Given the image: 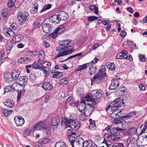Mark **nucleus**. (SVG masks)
Returning <instances> with one entry per match:
<instances>
[{
    "instance_id": "obj_42",
    "label": "nucleus",
    "mask_w": 147,
    "mask_h": 147,
    "mask_svg": "<svg viewBox=\"0 0 147 147\" xmlns=\"http://www.w3.org/2000/svg\"><path fill=\"white\" fill-rule=\"evenodd\" d=\"M97 70V68L95 67L94 66L92 65L90 67V74L91 75L94 74Z\"/></svg>"
},
{
    "instance_id": "obj_34",
    "label": "nucleus",
    "mask_w": 147,
    "mask_h": 147,
    "mask_svg": "<svg viewBox=\"0 0 147 147\" xmlns=\"http://www.w3.org/2000/svg\"><path fill=\"white\" fill-rule=\"evenodd\" d=\"M66 51L67 52V55L73 52L74 51V47L72 46L71 45L67 46L64 47Z\"/></svg>"
},
{
    "instance_id": "obj_11",
    "label": "nucleus",
    "mask_w": 147,
    "mask_h": 147,
    "mask_svg": "<svg viewBox=\"0 0 147 147\" xmlns=\"http://www.w3.org/2000/svg\"><path fill=\"white\" fill-rule=\"evenodd\" d=\"M139 132H137V129L134 127L129 128L127 132V134L128 136H133L135 135L139 136Z\"/></svg>"
},
{
    "instance_id": "obj_15",
    "label": "nucleus",
    "mask_w": 147,
    "mask_h": 147,
    "mask_svg": "<svg viewBox=\"0 0 147 147\" xmlns=\"http://www.w3.org/2000/svg\"><path fill=\"white\" fill-rule=\"evenodd\" d=\"M50 19L51 20V22L55 24L58 23L61 20V17L59 15H55L51 16Z\"/></svg>"
},
{
    "instance_id": "obj_53",
    "label": "nucleus",
    "mask_w": 147,
    "mask_h": 147,
    "mask_svg": "<svg viewBox=\"0 0 147 147\" xmlns=\"http://www.w3.org/2000/svg\"><path fill=\"white\" fill-rule=\"evenodd\" d=\"M93 111H91L90 109H88V110H85L83 113H84L86 116H90L92 113Z\"/></svg>"
},
{
    "instance_id": "obj_38",
    "label": "nucleus",
    "mask_w": 147,
    "mask_h": 147,
    "mask_svg": "<svg viewBox=\"0 0 147 147\" xmlns=\"http://www.w3.org/2000/svg\"><path fill=\"white\" fill-rule=\"evenodd\" d=\"M87 67L86 64H85L82 65H79L77 67L75 71H81L82 70L85 69Z\"/></svg>"
},
{
    "instance_id": "obj_44",
    "label": "nucleus",
    "mask_w": 147,
    "mask_h": 147,
    "mask_svg": "<svg viewBox=\"0 0 147 147\" xmlns=\"http://www.w3.org/2000/svg\"><path fill=\"white\" fill-rule=\"evenodd\" d=\"M8 14V10L7 9H3L2 13V16L3 18H6Z\"/></svg>"
},
{
    "instance_id": "obj_19",
    "label": "nucleus",
    "mask_w": 147,
    "mask_h": 147,
    "mask_svg": "<svg viewBox=\"0 0 147 147\" xmlns=\"http://www.w3.org/2000/svg\"><path fill=\"white\" fill-rule=\"evenodd\" d=\"M44 130H45L44 134L47 137H49L51 133V129L48 126L46 125L43 127Z\"/></svg>"
},
{
    "instance_id": "obj_45",
    "label": "nucleus",
    "mask_w": 147,
    "mask_h": 147,
    "mask_svg": "<svg viewBox=\"0 0 147 147\" xmlns=\"http://www.w3.org/2000/svg\"><path fill=\"white\" fill-rule=\"evenodd\" d=\"M140 130L141 131L140 132H139V134H138L139 136H141L142 135V136H147V132L145 131H144V129H142V125L140 127Z\"/></svg>"
},
{
    "instance_id": "obj_30",
    "label": "nucleus",
    "mask_w": 147,
    "mask_h": 147,
    "mask_svg": "<svg viewBox=\"0 0 147 147\" xmlns=\"http://www.w3.org/2000/svg\"><path fill=\"white\" fill-rule=\"evenodd\" d=\"M106 66L110 70L113 71L115 70V65L114 63L108 62L106 63Z\"/></svg>"
},
{
    "instance_id": "obj_7",
    "label": "nucleus",
    "mask_w": 147,
    "mask_h": 147,
    "mask_svg": "<svg viewBox=\"0 0 147 147\" xmlns=\"http://www.w3.org/2000/svg\"><path fill=\"white\" fill-rule=\"evenodd\" d=\"M103 77H100L95 74L93 78L91 79V84H100L103 81Z\"/></svg>"
},
{
    "instance_id": "obj_9",
    "label": "nucleus",
    "mask_w": 147,
    "mask_h": 147,
    "mask_svg": "<svg viewBox=\"0 0 147 147\" xmlns=\"http://www.w3.org/2000/svg\"><path fill=\"white\" fill-rule=\"evenodd\" d=\"M14 120L16 125L18 126H22L25 122L24 118L20 116H17L15 117Z\"/></svg>"
},
{
    "instance_id": "obj_43",
    "label": "nucleus",
    "mask_w": 147,
    "mask_h": 147,
    "mask_svg": "<svg viewBox=\"0 0 147 147\" xmlns=\"http://www.w3.org/2000/svg\"><path fill=\"white\" fill-rule=\"evenodd\" d=\"M16 0H9L7 3V6L8 7L11 8L14 6Z\"/></svg>"
},
{
    "instance_id": "obj_60",
    "label": "nucleus",
    "mask_w": 147,
    "mask_h": 147,
    "mask_svg": "<svg viewBox=\"0 0 147 147\" xmlns=\"http://www.w3.org/2000/svg\"><path fill=\"white\" fill-rule=\"evenodd\" d=\"M115 147H125L124 144L122 143H119L115 144Z\"/></svg>"
},
{
    "instance_id": "obj_49",
    "label": "nucleus",
    "mask_w": 147,
    "mask_h": 147,
    "mask_svg": "<svg viewBox=\"0 0 147 147\" xmlns=\"http://www.w3.org/2000/svg\"><path fill=\"white\" fill-rule=\"evenodd\" d=\"M86 115L84 113H82L80 115H79V119L81 121H84L86 119Z\"/></svg>"
},
{
    "instance_id": "obj_36",
    "label": "nucleus",
    "mask_w": 147,
    "mask_h": 147,
    "mask_svg": "<svg viewBox=\"0 0 147 147\" xmlns=\"http://www.w3.org/2000/svg\"><path fill=\"white\" fill-rule=\"evenodd\" d=\"M122 112V110H120L119 112V113H116L115 112H113L110 114V117L111 118H122V117H120L118 114L119 113H121Z\"/></svg>"
},
{
    "instance_id": "obj_48",
    "label": "nucleus",
    "mask_w": 147,
    "mask_h": 147,
    "mask_svg": "<svg viewBox=\"0 0 147 147\" xmlns=\"http://www.w3.org/2000/svg\"><path fill=\"white\" fill-rule=\"evenodd\" d=\"M98 17L95 16H91L88 17L87 20L89 21H93L96 20L98 18Z\"/></svg>"
},
{
    "instance_id": "obj_5",
    "label": "nucleus",
    "mask_w": 147,
    "mask_h": 147,
    "mask_svg": "<svg viewBox=\"0 0 147 147\" xmlns=\"http://www.w3.org/2000/svg\"><path fill=\"white\" fill-rule=\"evenodd\" d=\"M56 51L58 55L55 56L54 59H56L58 57L67 55V52L66 51L64 47H57L56 49Z\"/></svg>"
},
{
    "instance_id": "obj_31",
    "label": "nucleus",
    "mask_w": 147,
    "mask_h": 147,
    "mask_svg": "<svg viewBox=\"0 0 147 147\" xmlns=\"http://www.w3.org/2000/svg\"><path fill=\"white\" fill-rule=\"evenodd\" d=\"M76 134L75 132H73L71 134H69L68 135V137L67 138V140H69L70 143L71 144L76 139L74 136H73L75 135Z\"/></svg>"
},
{
    "instance_id": "obj_64",
    "label": "nucleus",
    "mask_w": 147,
    "mask_h": 147,
    "mask_svg": "<svg viewBox=\"0 0 147 147\" xmlns=\"http://www.w3.org/2000/svg\"><path fill=\"white\" fill-rule=\"evenodd\" d=\"M12 47V45L11 44H7L6 46V49L7 51H9Z\"/></svg>"
},
{
    "instance_id": "obj_4",
    "label": "nucleus",
    "mask_w": 147,
    "mask_h": 147,
    "mask_svg": "<svg viewBox=\"0 0 147 147\" xmlns=\"http://www.w3.org/2000/svg\"><path fill=\"white\" fill-rule=\"evenodd\" d=\"M84 140L82 138L76 139L71 144L72 147H83Z\"/></svg>"
},
{
    "instance_id": "obj_28",
    "label": "nucleus",
    "mask_w": 147,
    "mask_h": 147,
    "mask_svg": "<svg viewBox=\"0 0 147 147\" xmlns=\"http://www.w3.org/2000/svg\"><path fill=\"white\" fill-rule=\"evenodd\" d=\"M52 73L53 74V77L57 78H61L63 75L62 72L56 70H54L53 72H52Z\"/></svg>"
},
{
    "instance_id": "obj_13",
    "label": "nucleus",
    "mask_w": 147,
    "mask_h": 147,
    "mask_svg": "<svg viewBox=\"0 0 147 147\" xmlns=\"http://www.w3.org/2000/svg\"><path fill=\"white\" fill-rule=\"evenodd\" d=\"M46 125L44 124L43 122H39L34 125L33 128L31 129V131L33 132L35 130L40 129H43V127Z\"/></svg>"
},
{
    "instance_id": "obj_35",
    "label": "nucleus",
    "mask_w": 147,
    "mask_h": 147,
    "mask_svg": "<svg viewBox=\"0 0 147 147\" xmlns=\"http://www.w3.org/2000/svg\"><path fill=\"white\" fill-rule=\"evenodd\" d=\"M86 98L87 101L92 102H95V100H96L93 95L92 94L91 92L90 94H88L86 96Z\"/></svg>"
},
{
    "instance_id": "obj_33",
    "label": "nucleus",
    "mask_w": 147,
    "mask_h": 147,
    "mask_svg": "<svg viewBox=\"0 0 147 147\" xmlns=\"http://www.w3.org/2000/svg\"><path fill=\"white\" fill-rule=\"evenodd\" d=\"M83 145V147H92L93 145V143L91 140L89 139L88 140L84 141Z\"/></svg>"
},
{
    "instance_id": "obj_29",
    "label": "nucleus",
    "mask_w": 147,
    "mask_h": 147,
    "mask_svg": "<svg viewBox=\"0 0 147 147\" xmlns=\"http://www.w3.org/2000/svg\"><path fill=\"white\" fill-rule=\"evenodd\" d=\"M14 32L11 29L7 28L5 32V35L8 37H11L14 34Z\"/></svg>"
},
{
    "instance_id": "obj_59",
    "label": "nucleus",
    "mask_w": 147,
    "mask_h": 147,
    "mask_svg": "<svg viewBox=\"0 0 147 147\" xmlns=\"http://www.w3.org/2000/svg\"><path fill=\"white\" fill-rule=\"evenodd\" d=\"M82 53H78V54H77L75 55H72V56H70L69 57L67 58V59H66L65 60H64V61H65V60H66L69 59H71V58H74V57H75L76 56H80L81 55H82Z\"/></svg>"
},
{
    "instance_id": "obj_40",
    "label": "nucleus",
    "mask_w": 147,
    "mask_h": 147,
    "mask_svg": "<svg viewBox=\"0 0 147 147\" xmlns=\"http://www.w3.org/2000/svg\"><path fill=\"white\" fill-rule=\"evenodd\" d=\"M137 113L136 111H133L128 113L126 116H124L122 117V118H125L127 117L130 118L132 116L136 115Z\"/></svg>"
},
{
    "instance_id": "obj_10",
    "label": "nucleus",
    "mask_w": 147,
    "mask_h": 147,
    "mask_svg": "<svg viewBox=\"0 0 147 147\" xmlns=\"http://www.w3.org/2000/svg\"><path fill=\"white\" fill-rule=\"evenodd\" d=\"M119 82L117 79H115L112 81L111 85L109 86V89L110 90H115L119 86Z\"/></svg>"
},
{
    "instance_id": "obj_14",
    "label": "nucleus",
    "mask_w": 147,
    "mask_h": 147,
    "mask_svg": "<svg viewBox=\"0 0 147 147\" xmlns=\"http://www.w3.org/2000/svg\"><path fill=\"white\" fill-rule=\"evenodd\" d=\"M28 80V78L27 76H22L17 79V82L20 85H23L25 84Z\"/></svg>"
},
{
    "instance_id": "obj_55",
    "label": "nucleus",
    "mask_w": 147,
    "mask_h": 147,
    "mask_svg": "<svg viewBox=\"0 0 147 147\" xmlns=\"http://www.w3.org/2000/svg\"><path fill=\"white\" fill-rule=\"evenodd\" d=\"M121 107H118L117 105H114L112 107L111 111H113L114 112H115L117 110V109L119 108H120Z\"/></svg>"
},
{
    "instance_id": "obj_61",
    "label": "nucleus",
    "mask_w": 147,
    "mask_h": 147,
    "mask_svg": "<svg viewBox=\"0 0 147 147\" xmlns=\"http://www.w3.org/2000/svg\"><path fill=\"white\" fill-rule=\"evenodd\" d=\"M122 120L115 119L114 120L113 122L115 124H119L120 123H122Z\"/></svg>"
},
{
    "instance_id": "obj_50",
    "label": "nucleus",
    "mask_w": 147,
    "mask_h": 147,
    "mask_svg": "<svg viewBox=\"0 0 147 147\" xmlns=\"http://www.w3.org/2000/svg\"><path fill=\"white\" fill-rule=\"evenodd\" d=\"M73 99V98L72 96H69L66 99L65 102L67 103H69L71 102V103H70V105H71L73 104V101H72Z\"/></svg>"
},
{
    "instance_id": "obj_37",
    "label": "nucleus",
    "mask_w": 147,
    "mask_h": 147,
    "mask_svg": "<svg viewBox=\"0 0 147 147\" xmlns=\"http://www.w3.org/2000/svg\"><path fill=\"white\" fill-rule=\"evenodd\" d=\"M54 147H66L65 143L63 141H60L56 142Z\"/></svg>"
},
{
    "instance_id": "obj_57",
    "label": "nucleus",
    "mask_w": 147,
    "mask_h": 147,
    "mask_svg": "<svg viewBox=\"0 0 147 147\" xmlns=\"http://www.w3.org/2000/svg\"><path fill=\"white\" fill-rule=\"evenodd\" d=\"M125 55H123L122 52H119L118 53L116 56V59H122L124 57V56Z\"/></svg>"
},
{
    "instance_id": "obj_8",
    "label": "nucleus",
    "mask_w": 147,
    "mask_h": 147,
    "mask_svg": "<svg viewBox=\"0 0 147 147\" xmlns=\"http://www.w3.org/2000/svg\"><path fill=\"white\" fill-rule=\"evenodd\" d=\"M42 28L43 31L45 33L51 32L53 29L52 26L49 24H42Z\"/></svg>"
},
{
    "instance_id": "obj_32",
    "label": "nucleus",
    "mask_w": 147,
    "mask_h": 147,
    "mask_svg": "<svg viewBox=\"0 0 147 147\" xmlns=\"http://www.w3.org/2000/svg\"><path fill=\"white\" fill-rule=\"evenodd\" d=\"M89 121L90 122V124L89 125V129L91 130L95 129L96 127L95 125V121L91 119H90L89 120Z\"/></svg>"
},
{
    "instance_id": "obj_16",
    "label": "nucleus",
    "mask_w": 147,
    "mask_h": 147,
    "mask_svg": "<svg viewBox=\"0 0 147 147\" xmlns=\"http://www.w3.org/2000/svg\"><path fill=\"white\" fill-rule=\"evenodd\" d=\"M20 71L18 69H13L12 71V78L14 80L17 79L20 75Z\"/></svg>"
},
{
    "instance_id": "obj_1",
    "label": "nucleus",
    "mask_w": 147,
    "mask_h": 147,
    "mask_svg": "<svg viewBox=\"0 0 147 147\" xmlns=\"http://www.w3.org/2000/svg\"><path fill=\"white\" fill-rule=\"evenodd\" d=\"M122 129L119 127H112L109 131H108L105 134V136L109 140L115 142L120 138V137H118L119 134V131Z\"/></svg>"
},
{
    "instance_id": "obj_26",
    "label": "nucleus",
    "mask_w": 147,
    "mask_h": 147,
    "mask_svg": "<svg viewBox=\"0 0 147 147\" xmlns=\"http://www.w3.org/2000/svg\"><path fill=\"white\" fill-rule=\"evenodd\" d=\"M18 63H28L30 61V59L26 57L19 58L18 61Z\"/></svg>"
},
{
    "instance_id": "obj_20",
    "label": "nucleus",
    "mask_w": 147,
    "mask_h": 147,
    "mask_svg": "<svg viewBox=\"0 0 147 147\" xmlns=\"http://www.w3.org/2000/svg\"><path fill=\"white\" fill-rule=\"evenodd\" d=\"M73 124L71 125L70 127L74 130L78 129L81 125L80 122L78 121H76L75 120L73 121Z\"/></svg>"
},
{
    "instance_id": "obj_23",
    "label": "nucleus",
    "mask_w": 147,
    "mask_h": 147,
    "mask_svg": "<svg viewBox=\"0 0 147 147\" xmlns=\"http://www.w3.org/2000/svg\"><path fill=\"white\" fill-rule=\"evenodd\" d=\"M42 67L44 68V69L49 70L51 67V63L48 61H45L40 63Z\"/></svg>"
},
{
    "instance_id": "obj_21",
    "label": "nucleus",
    "mask_w": 147,
    "mask_h": 147,
    "mask_svg": "<svg viewBox=\"0 0 147 147\" xmlns=\"http://www.w3.org/2000/svg\"><path fill=\"white\" fill-rule=\"evenodd\" d=\"M111 103L113 106L117 105L118 107H121V105L123 104V100L120 98H118L115 99Z\"/></svg>"
},
{
    "instance_id": "obj_39",
    "label": "nucleus",
    "mask_w": 147,
    "mask_h": 147,
    "mask_svg": "<svg viewBox=\"0 0 147 147\" xmlns=\"http://www.w3.org/2000/svg\"><path fill=\"white\" fill-rule=\"evenodd\" d=\"M59 16L61 17V19L62 20H67L68 18V15L67 13L63 11L61 13V14L59 15Z\"/></svg>"
},
{
    "instance_id": "obj_56",
    "label": "nucleus",
    "mask_w": 147,
    "mask_h": 147,
    "mask_svg": "<svg viewBox=\"0 0 147 147\" xmlns=\"http://www.w3.org/2000/svg\"><path fill=\"white\" fill-rule=\"evenodd\" d=\"M36 76L34 74H31L29 77V79L31 81H34L36 79Z\"/></svg>"
},
{
    "instance_id": "obj_52",
    "label": "nucleus",
    "mask_w": 147,
    "mask_h": 147,
    "mask_svg": "<svg viewBox=\"0 0 147 147\" xmlns=\"http://www.w3.org/2000/svg\"><path fill=\"white\" fill-rule=\"evenodd\" d=\"M43 18H38L36 22H34L33 24H36V23H38L42 24L43 22Z\"/></svg>"
},
{
    "instance_id": "obj_58",
    "label": "nucleus",
    "mask_w": 147,
    "mask_h": 147,
    "mask_svg": "<svg viewBox=\"0 0 147 147\" xmlns=\"http://www.w3.org/2000/svg\"><path fill=\"white\" fill-rule=\"evenodd\" d=\"M140 60L142 62H144L146 61L145 55L143 54L140 55L139 57Z\"/></svg>"
},
{
    "instance_id": "obj_46",
    "label": "nucleus",
    "mask_w": 147,
    "mask_h": 147,
    "mask_svg": "<svg viewBox=\"0 0 147 147\" xmlns=\"http://www.w3.org/2000/svg\"><path fill=\"white\" fill-rule=\"evenodd\" d=\"M58 34H59L58 32L55 30L54 32L50 34L49 36L52 38H55L58 36Z\"/></svg>"
},
{
    "instance_id": "obj_17",
    "label": "nucleus",
    "mask_w": 147,
    "mask_h": 147,
    "mask_svg": "<svg viewBox=\"0 0 147 147\" xmlns=\"http://www.w3.org/2000/svg\"><path fill=\"white\" fill-rule=\"evenodd\" d=\"M42 87L46 90H50L53 88L52 84L50 82H45L43 83Z\"/></svg>"
},
{
    "instance_id": "obj_47",
    "label": "nucleus",
    "mask_w": 147,
    "mask_h": 147,
    "mask_svg": "<svg viewBox=\"0 0 147 147\" xmlns=\"http://www.w3.org/2000/svg\"><path fill=\"white\" fill-rule=\"evenodd\" d=\"M13 89V87L11 85H9L6 86L4 89V92L3 94H4L6 92L11 91Z\"/></svg>"
},
{
    "instance_id": "obj_62",
    "label": "nucleus",
    "mask_w": 147,
    "mask_h": 147,
    "mask_svg": "<svg viewBox=\"0 0 147 147\" xmlns=\"http://www.w3.org/2000/svg\"><path fill=\"white\" fill-rule=\"evenodd\" d=\"M139 88L140 90L144 91L146 90V87L143 84H140L139 85Z\"/></svg>"
},
{
    "instance_id": "obj_25",
    "label": "nucleus",
    "mask_w": 147,
    "mask_h": 147,
    "mask_svg": "<svg viewBox=\"0 0 147 147\" xmlns=\"http://www.w3.org/2000/svg\"><path fill=\"white\" fill-rule=\"evenodd\" d=\"M65 23L64 24L62 25H61L57 28L55 30L57 32H58L59 34H61L65 30V26L66 25Z\"/></svg>"
},
{
    "instance_id": "obj_54",
    "label": "nucleus",
    "mask_w": 147,
    "mask_h": 147,
    "mask_svg": "<svg viewBox=\"0 0 147 147\" xmlns=\"http://www.w3.org/2000/svg\"><path fill=\"white\" fill-rule=\"evenodd\" d=\"M71 40H64L63 41V47H65L69 45L71 42Z\"/></svg>"
},
{
    "instance_id": "obj_27",
    "label": "nucleus",
    "mask_w": 147,
    "mask_h": 147,
    "mask_svg": "<svg viewBox=\"0 0 147 147\" xmlns=\"http://www.w3.org/2000/svg\"><path fill=\"white\" fill-rule=\"evenodd\" d=\"M60 122V120L57 117H55L53 118L52 120L51 124L53 126H54L53 128L54 127L57 128L58 124Z\"/></svg>"
},
{
    "instance_id": "obj_22",
    "label": "nucleus",
    "mask_w": 147,
    "mask_h": 147,
    "mask_svg": "<svg viewBox=\"0 0 147 147\" xmlns=\"http://www.w3.org/2000/svg\"><path fill=\"white\" fill-rule=\"evenodd\" d=\"M4 104L6 106L9 108H11L14 105V101L10 99H7L4 102Z\"/></svg>"
},
{
    "instance_id": "obj_3",
    "label": "nucleus",
    "mask_w": 147,
    "mask_h": 147,
    "mask_svg": "<svg viewBox=\"0 0 147 147\" xmlns=\"http://www.w3.org/2000/svg\"><path fill=\"white\" fill-rule=\"evenodd\" d=\"M75 120L72 116H70L69 118L65 117L61 122V125L64 128L71 127V125L73 124V121Z\"/></svg>"
},
{
    "instance_id": "obj_63",
    "label": "nucleus",
    "mask_w": 147,
    "mask_h": 147,
    "mask_svg": "<svg viewBox=\"0 0 147 147\" xmlns=\"http://www.w3.org/2000/svg\"><path fill=\"white\" fill-rule=\"evenodd\" d=\"M99 60V58L96 57L92 61L90 62L91 65H92L93 64L95 63H97L98 61Z\"/></svg>"
},
{
    "instance_id": "obj_18",
    "label": "nucleus",
    "mask_w": 147,
    "mask_h": 147,
    "mask_svg": "<svg viewBox=\"0 0 147 147\" xmlns=\"http://www.w3.org/2000/svg\"><path fill=\"white\" fill-rule=\"evenodd\" d=\"M24 38V37L21 34H18L13 38L12 41L13 43L14 42L13 41H14L15 43L19 42L22 40Z\"/></svg>"
},
{
    "instance_id": "obj_41",
    "label": "nucleus",
    "mask_w": 147,
    "mask_h": 147,
    "mask_svg": "<svg viewBox=\"0 0 147 147\" xmlns=\"http://www.w3.org/2000/svg\"><path fill=\"white\" fill-rule=\"evenodd\" d=\"M2 112L5 116H8L9 114L11 113L12 111H13V110H11L10 111H8L4 109H2Z\"/></svg>"
},
{
    "instance_id": "obj_51",
    "label": "nucleus",
    "mask_w": 147,
    "mask_h": 147,
    "mask_svg": "<svg viewBox=\"0 0 147 147\" xmlns=\"http://www.w3.org/2000/svg\"><path fill=\"white\" fill-rule=\"evenodd\" d=\"M68 79L67 78H63L61 79L60 81V84H61L67 83Z\"/></svg>"
},
{
    "instance_id": "obj_6",
    "label": "nucleus",
    "mask_w": 147,
    "mask_h": 147,
    "mask_svg": "<svg viewBox=\"0 0 147 147\" xmlns=\"http://www.w3.org/2000/svg\"><path fill=\"white\" fill-rule=\"evenodd\" d=\"M92 94L94 96L96 100L100 99L103 96V92L102 90L99 89L93 90L91 92Z\"/></svg>"
},
{
    "instance_id": "obj_2",
    "label": "nucleus",
    "mask_w": 147,
    "mask_h": 147,
    "mask_svg": "<svg viewBox=\"0 0 147 147\" xmlns=\"http://www.w3.org/2000/svg\"><path fill=\"white\" fill-rule=\"evenodd\" d=\"M18 17L20 22V24L22 25L28 20L29 16L27 12H19L18 14Z\"/></svg>"
},
{
    "instance_id": "obj_12",
    "label": "nucleus",
    "mask_w": 147,
    "mask_h": 147,
    "mask_svg": "<svg viewBox=\"0 0 147 147\" xmlns=\"http://www.w3.org/2000/svg\"><path fill=\"white\" fill-rule=\"evenodd\" d=\"M86 104L85 101H83L79 102L77 106V107L79 110L81 112L83 113L85 110L86 108Z\"/></svg>"
},
{
    "instance_id": "obj_24",
    "label": "nucleus",
    "mask_w": 147,
    "mask_h": 147,
    "mask_svg": "<svg viewBox=\"0 0 147 147\" xmlns=\"http://www.w3.org/2000/svg\"><path fill=\"white\" fill-rule=\"evenodd\" d=\"M97 75L98 76L100 77H103V78L104 79V77L106 76V74L105 73V67L100 68L99 70L98 73L95 74Z\"/></svg>"
}]
</instances>
